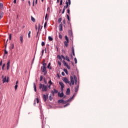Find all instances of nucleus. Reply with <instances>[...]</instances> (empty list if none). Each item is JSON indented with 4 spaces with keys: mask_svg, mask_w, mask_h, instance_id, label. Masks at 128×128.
Masks as SVG:
<instances>
[{
    "mask_svg": "<svg viewBox=\"0 0 128 128\" xmlns=\"http://www.w3.org/2000/svg\"><path fill=\"white\" fill-rule=\"evenodd\" d=\"M41 70L42 72H44V76H46L48 74V70H46V64L44 62L42 66L41 67Z\"/></svg>",
    "mask_w": 128,
    "mask_h": 128,
    "instance_id": "f257e3e1",
    "label": "nucleus"
},
{
    "mask_svg": "<svg viewBox=\"0 0 128 128\" xmlns=\"http://www.w3.org/2000/svg\"><path fill=\"white\" fill-rule=\"evenodd\" d=\"M70 78L71 83L72 84V86L74 84V82H75L76 84H78V78H76V76L74 75V77H72V76H70Z\"/></svg>",
    "mask_w": 128,
    "mask_h": 128,
    "instance_id": "f03ea898",
    "label": "nucleus"
},
{
    "mask_svg": "<svg viewBox=\"0 0 128 128\" xmlns=\"http://www.w3.org/2000/svg\"><path fill=\"white\" fill-rule=\"evenodd\" d=\"M2 82L3 84H4V82H8V80L10 78L8 76L6 78V76H4L2 75Z\"/></svg>",
    "mask_w": 128,
    "mask_h": 128,
    "instance_id": "7ed1b4c3",
    "label": "nucleus"
},
{
    "mask_svg": "<svg viewBox=\"0 0 128 128\" xmlns=\"http://www.w3.org/2000/svg\"><path fill=\"white\" fill-rule=\"evenodd\" d=\"M63 81H64L66 84H69L70 86H72V83L70 82H70L68 81V79L66 78H64L63 79Z\"/></svg>",
    "mask_w": 128,
    "mask_h": 128,
    "instance_id": "20e7f679",
    "label": "nucleus"
},
{
    "mask_svg": "<svg viewBox=\"0 0 128 128\" xmlns=\"http://www.w3.org/2000/svg\"><path fill=\"white\" fill-rule=\"evenodd\" d=\"M70 4H71L70 0H68L67 1H66V6H66V8H69L68 6H70Z\"/></svg>",
    "mask_w": 128,
    "mask_h": 128,
    "instance_id": "39448f33",
    "label": "nucleus"
},
{
    "mask_svg": "<svg viewBox=\"0 0 128 128\" xmlns=\"http://www.w3.org/2000/svg\"><path fill=\"white\" fill-rule=\"evenodd\" d=\"M64 66H66L67 68H68V70H70V66H68V63L66 62V61L63 60L62 62Z\"/></svg>",
    "mask_w": 128,
    "mask_h": 128,
    "instance_id": "423d86ee",
    "label": "nucleus"
},
{
    "mask_svg": "<svg viewBox=\"0 0 128 128\" xmlns=\"http://www.w3.org/2000/svg\"><path fill=\"white\" fill-rule=\"evenodd\" d=\"M48 90V86L42 84V92H46Z\"/></svg>",
    "mask_w": 128,
    "mask_h": 128,
    "instance_id": "0eeeda50",
    "label": "nucleus"
},
{
    "mask_svg": "<svg viewBox=\"0 0 128 128\" xmlns=\"http://www.w3.org/2000/svg\"><path fill=\"white\" fill-rule=\"evenodd\" d=\"M58 58L60 60H62V58H63V60H66V57H64V56L62 55L61 56L58 55Z\"/></svg>",
    "mask_w": 128,
    "mask_h": 128,
    "instance_id": "6e6552de",
    "label": "nucleus"
},
{
    "mask_svg": "<svg viewBox=\"0 0 128 128\" xmlns=\"http://www.w3.org/2000/svg\"><path fill=\"white\" fill-rule=\"evenodd\" d=\"M48 96H46V94H43L42 98L44 100V101L46 102V98H48Z\"/></svg>",
    "mask_w": 128,
    "mask_h": 128,
    "instance_id": "1a4fd4ad",
    "label": "nucleus"
},
{
    "mask_svg": "<svg viewBox=\"0 0 128 128\" xmlns=\"http://www.w3.org/2000/svg\"><path fill=\"white\" fill-rule=\"evenodd\" d=\"M7 70H10V60H8V62H7Z\"/></svg>",
    "mask_w": 128,
    "mask_h": 128,
    "instance_id": "9d476101",
    "label": "nucleus"
},
{
    "mask_svg": "<svg viewBox=\"0 0 128 128\" xmlns=\"http://www.w3.org/2000/svg\"><path fill=\"white\" fill-rule=\"evenodd\" d=\"M58 28L60 32L62 30V22H61V24L59 25Z\"/></svg>",
    "mask_w": 128,
    "mask_h": 128,
    "instance_id": "9b49d317",
    "label": "nucleus"
},
{
    "mask_svg": "<svg viewBox=\"0 0 128 128\" xmlns=\"http://www.w3.org/2000/svg\"><path fill=\"white\" fill-rule=\"evenodd\" d=\"M14 44H11L9 47L10 50H14Z\"/></svg>",
    "mask_w": 128,
    "mask_h": 128,
    "instance_id": "f8f14e48",
    "label": "nucleus"
},
{
    "mask_svg": "<svg viewBox=\"0 0 128 128\" xmlns=\"http://www.w3.org/2000/svg\"><path fill=\"white\" fill-rule=\"evenodd\" d=\"M58 96H60V98H62V96H64V92H62L61 93L58 92Z\"/></svg>",
    "mask_w": 128,
    "mask_h": 128,
    "instance_id": "ddd939ff",
    "label": "nucleus"
},
{
    "mask_svg": "<svg viewBox=\"0 0 128 128\" xmlns=\"http://www.w3.org/2000/svg\"><path fill=\"white\" fill-rule=\"evenodd\" d=\"M70 90L68 88H67V90L66 91V94L67 96H68V94H70Z\"/></svg>",
    "mask_w": 128,
    "mask_h": 128,
    "instance_id": "4468645a",
    "label": "nucleus"
},
{
    "mask_svg": "<svg viewBox=\"0 0 128 128\" xmlns=\"http://www.w3.org/2000/svg\"><path fill=\"white\" fill-rule=\"evenodd\" d=\"M23 38H24V36L22 35H21L20 36V41L21 44H22V42H24V41L22 40H24Z\"/></svg>",
    "mask_w": 128,
    "mask_h": 128,
    "instance_id": "2eb2a0df",
    "label": "nucleus"
},
{
    "mask_svg": "<svg viewBox=\"0 0 128 128\" xmlns=\"http://www.w3.org/2000/svg\"><path fill=\"white\" fill-rule=\"evenodd\" d=\"M59 84H60L61 88H64V84L62 82H59Z\"/></svg>",
    "mask_w": 128,
    "mask_h": 128,
    "instance_id": "dca6fc26",
    "label": "nucleus"
},
{
    "mask_svg": "<svg viewBox=\"0 0 128 128\" xmlns=\"http://www.w3.org/2000/svg\"><path fill=\"white\" fill-rule=\"evenodd\" d=\"M72 54H73V56H76V54H74V46H72Z\"/></svg>",
    "mask_w": 128,
    "mask_h": 128,
    "instance_id": "f3484780",
    "label": "nucleus"
},
{
    "mask_svg": "<svg viewBox=\"0 0 128 128\" xmlns=\"http://www.w3.org/2000/svg\"><path fill=\"white\" fill-rule=\"evenodd\" d=\"M78 88H79L78 85L76 86V88H75V92H78Z\"/></svg>",
    "mask_w": 128,
    "mask_h": 128,
    "instance_id": "a211bd4d",
    "label": "nucleus"
},
{
    "mask_svg": "<svg viewBox=\"0 0 128 128\" xmlns=\"http://www.w3.org/2000/svg\"><path fill=\"white\" fill-rule=\"evenodd\" d=\"M68 41H64V46H66V48H68Z\"/></svg>",
    "mask_w": 128,
    "mask_h": 128,
    "instance_id": "6ab92c4d",
    "label": "nucleus"
},
{
    "mask_svg": "<svg viewBox=\"0 0 128 128\" xmlns=\"http://www.w3.org/2000/svg\"><path fill=\"white\" fill-rule=\"evenodd\" d=\"M64 100H58V104H62L64 102Z\"/></svg>",
    "mask_w": 128,
    "mask_h": 128,
    "instance_id": "aec40b11",
    "label": "nucleus"
},
{
    "mask_svg": "<svg viewBox=\"0 0 128 128\" xmlns=\"http://www.w3.org/2000/svg\"><path fill=\"white\" fill-rule=\"evenodd\" d=\"M65 60H66L67 62H70V58H68V56H66Z\"/></svg>",
    "mask_w": 128,
    "mask_h": 128,
    "instance_id": "412c9836",
    "label": "nucleus"
},
{
    "mask_svg": "<svg viewBox=\"0 0 128 128\" xmlns=\"http://www.w3.org/2000/svg\"><path fill=\"white\" fill-rule=\"evenodd\" d=\"M50 62H49L48 65V68H49V70H52V67H50Z\"/></svg>",
    "mask_w": 128,
    "mask_h": 128,
    "instance_id": "4be33fe9",
    "label": "nucleus"
},
{
    "mask_svg": "<svg viewBox=\"0 0 128 128\" xmlns=\"http://www.w3.org/2000/svg\"><path fill=\"white\" fill-rule=\"evenodd\" d=\"M48 24V22H46L44 24V30H46V26Z\"/></svg>",
    "mask_w": 128,
    "mask_h": 128,
    "instance_id": "5701e85b",
    "label": "nucleus"
},
{
    "mask_svg": "<svg viewBox=\"0 0 128 128\" xmlns=\"http://www.w3.org/2000/svg\"><path fill=\"white\" fill-rule=\"evenodd\" d=\"M48 40H50V42H52L53 40L52 38L50 36H49L48 37Z\"/></svg>",
    "mask_w": 128,
    "mask_h": 128,
    "instance_id": "b1692460",
    "label": "nucleus"
},
{
    "mask_svg": "<svg viewBox=\"0 0 128 128\" xmlns=\"http://www.w3.org/2000/svg\"><path fill=\"white\" fill-rule=\"evenodd\" d=\"M66 7L65 6H64V8H63L62 12V14H64V12H65V10H66Z\"/></svg>",
    "mask_w": 128,
    "mask_h": 128,
    "instance_id": "393cba45",
    "label": "nucleus"
},
{
    "mask_svg": "<svg viewBox=\"0 0 128 128\" xmlns=\"http://www.w3.org/2000/svg\"><path fill=\"white\" fill-rule=\"evenodd\" d=\"M67 12L70 14V7L68 8V10H67Z\"/></svg>",
    "mask_w": 128,
    "mask_h": 128,
    "instance_id": "a878e982",
    "label": "nucleus"
},
{
    "mask_svg": "<svg viewBox=\"0 0 128 128\" xmlns=\"http://www.w3.org/2000/svg\"><path fill=\"white\" fill-rule=\"evenodd\" d=\"M34 92H36V84L34 83Z\"/></svg>",
    "mask_w": 128,
    "mask_h": 128,
    "instance_id": "bb28decb",
    "label": "nucleus"
},
{
    "mask_svg": "<svg viewBox=\"0 0 128 128\" xmlns=\"http://www.w3.org/2000/svg\"><path fill=\"white\" fill-rule=\"evenodd\" d=\"M30 34H31V32L29 31L28 33V38H30Z\"/></svg>",
    "mask_w": 128,
    "mask_h": 128,
    "instance_id": "cd10ccee",
    "label": "nucleus"
},
{
    "mask_svg": "<svg viewBox=\"0 0 128 128\" xmlns=\"http://www.w3.org/2000/svg\"><path fill=\"white\" fill-rule=\"evenodd\" d=\"M31 20H32V22H36V19H34V17H32H32H31Z\"/></svg>",
    "mask_w": 128,
    "mask_h": 128,
    "instance_id": "c85d7f7f",
    "label": "nucleus"
},
{
    "mask_svg": "<svg viewBox=\"0 0 128 128\" xmlns=\"http://www.w3.org/2000/svg\"><path fill=\"white\" fill-rule=\"evenodd\" d=\"M68 32H69L70 36H72V32L70 30H68Z\"/></svg>",
    "mask_w": 128,
    "mask_h": 128,
    "instance_id": "c756f323",
    "label": "nucleus"
},
{
    "mask_svg": "<svg viewBox=\"0 0 128 128\" xmlns=\"http://www.w3.org/2000/svg\"><path fill=\"white\" fill-rule=\"evenodd\" d=\"M40 24H38V32H37V36L38 34V32L40 31Z\"/></svg>",
    "mask_w": 128,
    "mask_h": 128,
    "instance_id": "7c9ffc66",
    "label": "nucleus"
},
{
    "mask_svg": "<svg viewBox=\"0 0 128 128\" xmlns=\"http://www.w3.org/2000/svg\"><path fill=\"white\" fill-rule=\"evenodd\" d=\"M64 72L66 74H68V70L64 68Z\"/></svg>",
    "mask_w": 128,
    "mask_h": 128,
    "instance_id": "2f4dec72",
    "label": "nucleus"
},
{
    "mask_svg": "<svg viewBox=\"0 0 128 128\" xmlns=\"http://www.w3.org/2000/svg\"><path fill=\"white\" fill-rule=\"evenodd\" d=\"M54 91H53L54 92V94H58V90H56V89H54Z\"/></svg>",
    "mask_w": 128,
    "mask_h": 128,
    "instance_id": "473e14b6",
    "label": "nucleus"
},
{
    "mask_svg": "<svg viewBox=\"0 0 128 128\" xmlns=\"http://www.w3.org/2000/svg\"><path fill=\"white\" fill-rule=\"evenodd\" d=\"M39 88L40 90L42 88V84H40V86H39Z\"/></svg>",
    "mask_w": 128,
    "mask_h": 128,
    "instance_id": "72a5a7b5",
    "label": "nucleus"
},
{
    "mask_svg": "<svg viewBox=\"0 0 128 128\" xmlns=\"http://www.w3.org/2000/svg\"><path fill=\"white\" fill-rule=\"evenodd\" d=\"M65 39L66 40V42H68V38L67 36H65Z\"/></svg>",
    "mask_w": 128,
    "mask_h": 128,
    "instance_id": "f704fd0d",
    "label": "nucleus"
},
{
    "mask_svg": "<svg viewBox=\"0 0 128 128\" xmlns=\"http://www.w3.org/2000/svg\"><path fill=\"white\" fill-rule=\"evenodd\" d=\"M8 52L6 50L4 49V54H8Z\"/></svg>",
    "mask_w": 128,
    "mask_h": 128,
    "instance_id": "c9c22d12",
    "label": "nucleus"
},
{
    "mask_svg": "<svg viewBox=\"0 0 128 128\" xmlns=\"http://www.w3.org/2000/svg\"><path fill=\"white\" fill-rule=\"evenodd\" d=\"M4 66H6V64H3L2 66V70H4Z\"/></svg>",
    "mask_w": 128,
    "mask_h": 128,
    "instance_id": "e433bc0d",
    "label": "nucleus"
},
{
    "mask_svg": "<svg viewBox=\"0 0 128 128\" xmlns=\"http://www.w3.org/2000/svg\"><path fill=\"white\" fill-rule=\"evenodd\" d=\"M74 60L75 64H78V60H76V58H75L74 59Z\"/></svg>",
    "mask_w": 128,
    "mask_h": 128,
    "instance_id": "4c0bfd02",
    "label": "nucleus"
},
{
    "mask_svg": "<svg viewBox=\"0 0 128 128\" xmlns=\"http://www.w3.org/2000/svg\"><path fill=\"white\" fill-rule=\"evenodd\" d=\"M15 90H18V84H16L14 86Z\"/></svg>",
    "mask_w": 128,
    "mask_h": 128,
    "instance_id": "58836bf2",
    "label": "nucleus"
},
{
    "mask_svg": "<svg viewBox=\"0 0 128 128\" xmlns=\"http://www.w3.org/2000/svg\"><path fill=\"white\" fill-rule=\"evenodd\" d=\"M42 78H43L42 76H40V82H42Z\"/></svg>",
    "mask_w": 128,
    "mask_h": 128,
    "instance_id": "ea45409f",
    "label": "nucleus"
},
{
    "mask_svg": "<svg viewBox=\"0 0 128 128\" xmlns=\"http://www.w3.org/2000/svg\"><path fill=\"white\" fill-rule=\"evenodd\" d=\"M46 45V44L44 43V42H42V46H45Z\"/></svg>",
    "mask_w": 128,
    "mask_h": 128,
    "instance_id": "a19ab883",
    "label": "nucleus"
},
{
    "mask_svg": "<svg viewBox=\"0 0 128 128\" xmlns=\"http://www.w3.org/2000/svg\"><path fill=\"white\" fill-rule=\"evenodd\" d=\"M66 16H67V18H68V22H70V16H68V14H67Z\"/></svg>",
    "mask_w": 128,
    "mask_h": 128,
    "instance_id": "79ce46f5",
    "label": "nucleus"
},
{
    "mask_svg": "<svg viewBox=\"0 0 128 128\" xmlns=\"http://www.w3.org/2000/svg\"><path fill=\"white\" fill-rule=\"evenodd\" d=\"M36 102L37 104H38V102H39L38 98H36Z\"/></svg>",
    "mask_w": 128,
    "mask_h": 128,
    "instance_id": "37998d69",
    "label": "nucleus"
},
{
    "mask_svg": "<svg viewBox=\"0 0 128 128\" xmlns=\"http://www.w3.org/2000/svg\"><path fill=\"white\" fill-rule=\"evenodd\" d=\"M9 40H12V34H10L9 36Z\"/></svg>",
    "mask_w": 128,
    "mask_h": 128,
    "instance_id": "c03bdc74",
    "label": "nucleus"
},
{
    "mask_svg": "<svg viewBox=\"0 0 128 128\" xmlns=\"http://www.w3.org/2000/svg\"><path fill=\"white\" fill-rule=\"evenodd\" d=\"M62 22V18H60L58 20V22Z\"/></svg>",
    "mask_w": 128,
    "mask_h": 128,
    "instance_id": "a18cd8bd",
    "label": "nucleus"
},
{
    "mask_svg": "<svg viewBox=\"0 0 128 128\" xmlns=\"http://www.w3.org/2000/svg\"><path fill=\"white\" fill-rule=\"evenodd\" d=\"M49 100H52V96H49Z\"/></svg>",
    "mask_w": 128,
    "mask_h": 128,
    "instance_id": "49530a36",
    "label": "nucleus"
},
{
    "mask_svg": "<svg viewBox=\"0 0 128 128\" xmlns=\"http://www.w3.org/2000/svg\"><path fill=\"white\" fill-rule=\"evenodd\" d=\"M59 38H60V39L62 38V34H59Z\"/></svg>",
    "mask_w": 128,
    "mask_h": 128,
    "instance_id": "de8ad7c7",
    "label": "nucleus"
},
{
    "mask_svg": "<svg viewBox=\"0 0 128 128\" xmlns=\"http://www.w3.org/2000/svg\"><path fill=\"white\" fill-rule=\"evenodd\" d=\"M48 84H50L52 85V80H50L49 82H48Z\"/></svg>",
    "mask_w": 128,
    "mask_h": 128,
    "instance_id": "09e8293b",
    "label": "nucleus"
},
{
    "mask_svg": "<svg viewBox=\"0 0 128 128\" xmlns=\"http://www.w3.org/2000/svg\"><path fill=\"white\" fill-rule=\"evenodd\" d=\"M44 84H46V78H44Z\"/></svg>",
    "mask_w": 128,
    "mask_h": 128,
    "instance_id": "8fccbe9b",
    "label": "nucleus"
},
{
    "mask_svg": "<svg viewBox=\"0 0 128 128\" xmlns=\"http://www.w3.org/2000/svg\"><path fill=\"white\" fill-rule=\"evenodd\" d=\"M64 87H61V91L62 92H64Z\"/></svg>",
    "mask_w": 128,
    "mask_h": 128,
    "instance_id": "3c124183",
    "label": "nucleus"
},
{
    "mask_svg": "<svg viewBox=\"0 0 128 128\" xmlns=\"http://www.w3.org/2000/svg\"><path fill=\"white\" fill-rule=\"evenodd\" d=\"M58 66H62V62H58Z\"/></svg>",
    "mask_w": 128,
    "mask_h": 128,
    "instance_id": "603ef678",
    "label": "nucleus"
},
{
    "mask_svg": "<svg viewBox=\"0 0 128 128\" xmlns=\"http://www.w3.org/2000/svg\"><path fill=\"white\" fill-rule=\"evenodd\" d=\"M46 18H48V14H46L45 16V20H46Z\"/></svg>",
    "mask_w": 128,
    "mask_h": 128,
    "instance_id": "864d4df0",
    "label": "nucleus"
},
{
    "mask_svg": "<svg viewBox=\"0 0 128 128\" xmlns=\"http://www.w3.org/2000/svg\"><path fill=\"white\" fill-rule=\"evenodd\" d=\"M62 0H60V6H62Z\"/></svg>",
    "mask_w": 128,
    "mask_h": 128,
    "instance_id": "5fc2aeb1",
    "label": "nucleus"
},
{
    "mask_svg": "<svg viewBox=\"0 0 128 128\" xmlns=\"http://www.w3.org/2000/svg\"><path fill=\"white\" fill-rule=\"evenodd\" d=\"M52 95L53 96H54V91H52Z\"/></svg>",
    "mask_w": 128,
    "mask_h": 128,
    "instance_id": "6e6d98bb",
    "label": "nucleus"
},
{
    "mask_svg": "<svg viewBox=\"0 0 128 128\" xmlns=\"http://www.w3.org/2000/svg\"><path fill=\"white\" fill-rule=\"evenodd\" d=\"M4 16L3 14H0V19L2 18Z\"/></svg>",
    "mask_w": 128,
    "mask_h": 128,
    "instance_id": "4d7b16f0",
    "label": "nucleus"
},
{
    "mask_svg": "<svg viewBox=\"0 0 128 128\" xmlns=\"http://www.w3.org/2000/svg\"><path fill=\"white\" fill-rule=\"evenodd\" d=\"M2 60L0 62V66H2Z\"/></svg>",
    "mask_w": 128,
    "mask_h": 128,
    "instance_id": "13d9d810",
    "label": "nucleus"
},
{
    "mask_svg": "<svg viewBox=\"0 0 128 128\" xmlns=\"http://www.w3.org/2000/svg\"><path fill=\"white\" fill-rule=\"evenodd\" d=\"M32 6H34V0H33Z\"/></svg>",
    "mask_w": 128,
    "mask_h": 128,
    "instance_id": "bf43d9fd",
    "label": "nucleus"
},
{
    "mask_svg": "<svg viewBox=\"0 0 128 128\" xmlns=\"http://www.w3.org/2000/svg\"><path fill=\"white\" fill-rule=\"evenodd\" d=\"M4 5L2 4L0 2V6L2 7Z\"/></svg>",
    "mask_w": 128,
    "mask_h": 128,
    "instance_id": "052dcab7",
    "label": "nucleus"
},
{
    "mask_svg": "<svg viewBox=\"0 0 128 128\" xmlns=\"http://www.w3.org/2000/svg\"><path fill=\"white\" fill-rule=\"evenodd\" d=\"M62 76H64V74H65L64 72H62Z\"/></svg>",
    "mask_w": 128,
    "mask_h": 128,
    "instance_id": "680f3d73",
    "label": "nucleus"
},
{
    "mask_svg": "<svg viewBox=\"0 0 128 128\" xmlns=\"http://www.w3.org/2000/svg\"><path fill=\"white\" fill-rule=\"evenodd\" d=\"M63 23H64V24H66V20H63Z\"/></svg>",
    "mask_w": 128,
    "mask_h": 128,
    "instance_id": "e2e57ef3",
    "label": "nucleus"
},
{
    "mask_svg": "<svg viewBox=\"0 0 128 128\" xmlns=\"http://www.w3.org/2000/svg\"><path fill=\"white\" fill-rule=\"evenodd\" d=\"M28 4L29 6H30V1L29 0L28 2Z\"/></svg>",
    "mask_w": 128,
    "mask_h": 128,
    "instance_id": "0e129e2a",
    "label": "nucleus"
},
{
    "mask_svg": "<svg viewBox=\"0 0 128 128\" xmlns=\"http://www.w3.org/2000/svg\"><path fill=\"white\" fill-rule=\"evenodd\" d=\"M14 4H16V0H14Z\"/></svg>",
    "mask_w": 128,
    "mask_h": 128,
    "instance_id": "69168bd1",
    "label": "nucleus"
},
{
    "mask_svg": "<svg viewBox=\"0 0 128 128\" xmlns=\"http://www.w3.org/2000/svg\"><path fill=\"white\" fill-rule=\"evenodd\" d=\"M44 50H42V56L44 54Z\"/></svg>",
    "mask_w": 128,
    "mask_h": 128,
    "instance_id": "338daca9",
    "label": "nucleus"
},
{
    "mask_svg": "<svg viewBox=\"0 0 128 128\" xmlns=\"http://www.w3.org/2000/svg\"><path fill=\"white\" fill-rule=\"evenodd\" d=\"M52 85H50V84H49L48 85V88H50V86H51Z\"/></svg>",
    "mask_w": 128,
    "mask_h": 128,
    "instance_id": "774afa93",
    "label": "nucleus"
}]
</instances>
